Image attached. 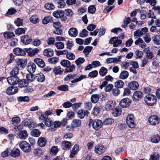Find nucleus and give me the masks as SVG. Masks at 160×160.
Returning <instances> with one entry per match:
<instances>
[{
    "mask_svg": "<svg viewBox=\"0 0 160 160\" xmlns=\"http://www.w3.org/2000/svg\"><path fill=\"white\" fill-rule=\"evenodd\" d=\"M68 16H71L73 14L72 11H56L53 13V15L57 18H60L62 21L67 19L66 17L64 15V13Z\"/></svg>",
    "mask_w": 160,
    "mask_h": 160,
    "instance_id": "f257e3e1",
    "label": "nucleus"
},
{
    "mask_svg": "<svg viewBox=\"0 0 160 160\" xmlns=\"http://www.w3.org/2000/svg\"><path fill=\"white\" fill-rule=\"evenodd\" d=\"M145 100L148 105L152 106L156 103L157 98L155 96L148 94L146 96Z\"/></svg>",
    "mask_w": 160,
    "mask_h": 160,
    "instance_id": "f03ea898",
    "label": "nucleus"
},
{
    "mask_svg": "<svg viewBox=\"0 0 160 160\" xmlns=\"http://www.w3.org/2000/svg\"><path fill=\"white\" fill-rule=\"evenodd\" d=\"M20 148L23 152H28L31 151V147L30 145L25 141H22L19 143Z\"/></svg>",
    "mask_w": 160,
    "mask_h": 160,
    "instance_id": "7ed1b4c3",
    "label": "nucleus"
},
{
    "mask_svg": "<svg viewBox=\"0 0 160 160\" xmlns=\"http://www.w3.org/2000/svg\"><path fill=\"white\" fill-rule=\"evenodd\" d=\"M92 124L93 128L95 130H98L99 129L102 125V121L100 120H95L93 121L91 119L90 120L89 124V125Z\"/></svg>",
    "mask_w": 160,
    "mask_h": 160,
    "instance_id": "20e7f679",
    "label": "nucleus"
},
{
    "mask_svg": "<svg viewBox=\"0 0 160 160\" xmlns=\"http://www.w3.org/2000/svg\"><path fill=\"white\" fill-rule=\"evenodd\" d=\"M146 11H141L140 18H141L143 20L145 19L146 17L148 18H156V17L155 16L152 11H149V13L147 12Z\"/></svg>",
    "mask_w": 160,
    "mask_h": 160,
    "instance_id": "39448f33",
    "label": "nucleus"
},
{
    "mask_svg": "<svg viewBox=\"0 0 160 160\" xmlns=\"http://www.w3.org/2000/svg\"><path fill=\"white\" fill-rule=\"evenodd\" d=\"M126 122L128 126L130 128H133L135 126L134 118L133 114L128 115L126 118Z\"/></svg>",
    "mask_w": 160,
    "mask_h": 160,
    "instance_id": "423d86ee",
    "label": "nucleus"
},
{
    "mask_svg": "<svg viewBox=\"0 0 160 160\" xmlns=\"http://www.w3.org/2000/svg\"><path fill=\"white\" fill-rule=\"evenodd\" d=\"M148 121L151 124L155 125L159 123L160 118L157 115H152L149 118Z\"/></svg>",
    "mask_w": 160,
    "mask_h": 160,
    "instance_id": "0eeeda50",
    "label": "nucleus"
},
{
    "mask_svg": "<svg viewBox=\"0 0 160 160\" xmlns=\"http://www.w3.org/2000/svg\"><path fill=\"white\" fill-rule=\"evenodd\" d=\"M148 31V28L146 27L142 28L141 30H137L134 32V37L135 38H137L138 37L145 34Z\"/></svg>",
    "mask_w": 160,
    "mask_h": 160,
    "instance_id": "6e6552de",
    "label": "nucleus"
},
{
    "mask_svg": "<svg viewBox=\"0 0 160 160\" xmlns=\"http://www.w3.org/2000/svg\"><path fill=\"white\" fill-rule=\"evenodd\" d=\"M7 80L9 84L13 85L16 84L18 83L19 78L18 76H11L8 78Z\"/></svg>",
    "mask_w": 160,
    "mask_h": 160,
    "instance_id": "1a4fd4ad",
    "label": "nucleus"
},
{
    "mask_svg": "<svg viewBox=\"0 0 160 160\" xmlns=\"http://www.w3.org/2000/svg\"><path fill=\"white\" fill-rule=\"evenodd\" d=\"M131 100L128 98H125L122 99L120 102V105L123 108L128 107L131 102Z\"/></svg>",
    "mask_w": 160,
    "mask_h": 160,
    "instance_id": "9d476101",
    "label": "nucleus"
},
{
    "mask_svg": "<svg viewBox=\"0 0 160 160\" xmlns=\"http://www.w3.org/2000/svg\"><path fill=\"white\" fill-rule=\"evenodd\" d=\"M122 42L121 40L118 39V37H115L112 38L109 41V43L113 44L114 47H117Z\"/></svg>",
    "mask_w": 160,
    "mask_h": 160,
    "instance_id": "9b49d317",
    "label": "nucleus"
},
{
    "mask_svg": "<svg viewBox=\"0 0 160 160\" xmlns=\"http://www.w3.org/2000/svg\"><path fill=\"white\" fill-rule=\"evenodd\" d=\"M27 60L25 58L18 59L17 60L16 63L18 67L23 68L27 64Z\"/></svg>",
    "mask_w": 160,
    "mask_h": 160,
    "instance_id": "f8f14e48",
    "label": "nucleus"
},
{
    "mask_svg": "<svg viewBox=\"0 0 160 160\" xmlns=\"http://www.w3.org/2000/svg\"><path fill=\"white\" fill-rule=\"evenodd\" d=\"M143 96L142 93L139 91H137L133 94L132 98L133 100L136 101L141 99Z\"/></svg>",
    "mask_w": 160,
    "mask_h": 160,
    "instance_id": "ddd939ff",
    "label": "nucleus"
},
{
    "mask_svg": "<svg viewBox=\"0 0 160 160\" xmlns=\"http://www.w3.org/2000/svg\"><path fill=\"white\" fill-rule=\"evenodd\" d=\"M64 71V69L59 66L55 67L53 70V72L55 75H61L62 74Z\"/></svg>",
    "mask_w": 160,
    "mask_h": 160,
    "instance_id": "4468645a",
    "label": "nucleus"
},
{
    "mask_svg": "<svg viewBox=\"0 0 160 160\" xmlns=\"http://www.w3.org/2000/svg\"><path fill=\"white\" fill-rule=\"evenodd\" d=\"M116 104L115 101L112 100L108 101L105 106V108L106 110H110L113 109L115 106Z\"/></svg>",
    "mask_w": 160,
    "mask_h": 160,
    "instance_id": "2eb2a0df",
    "label": "nucleus"
},
{
    "mask_svg": "<svg viewBox=\"0 0 160 160\" xmlns=\"http://www.w3.org/2000/svg\"><path fill=\"white\" fill-rule=\"evenodd\" d=\"M24 50L28 53V55L31 57H32L37 54L39 51V49L37 48H34L32 50L30 48H24Z\"/></svg>",
    "mask_w": 160,
    "mask_h": 160,
    "instance_id": "dca6fc26",
    "label": "nucleus"
},
{
    "mask_svg": "<svg viewBox=\"0 0 160 160\" xmlns=\"http://www.w3.org/2000/svg\"><path fill=\"white\" fill-rule=\"evenodd\" d=\"M105 148L103 145H98L95 148V152L98 154H101L105 151Z\"/></svg>",
    "mask_w": 160,
    "mask_h": 160,
    "instance_id": "f3484780",
    "label": "nucleus"
},
{
    "mask_svg": "<svg viewBox=\"0 0 160 160\" xmlns=\"http://www.w3.org/2000/svg\"><path fill=\"white\" fill-rule=\"evenodd\" d=\"M13 52L16 55L24 56L26 54V50L20 48H17L13 49Z\"/></svg>",
    "mask_w": 160,
    "mask_h": 160,
    "instance_id": "a211bd4d",
    "label": "nucleus"
},
{
    "mask_svg": "<svg viewBox=\"0 0 160 160\" xmlns=\"http://www.w3.org/2000/svg\"><path fill=\"white\" fill-rule=\"evenodd\" d=\"M71 142L67 141H63L61 143V146L62 149L64 150H69L71 146Z\"/></svg>",
    "mask_w": 160,
    "mask_h": 160,
    "instance_id": "6ab92c4d",
    "label": "nucleus"
},
{
    "mask_svg": "<svg viewBox=\"0 0 160 160\" xmlns=\"http://www.w3.org/2000/svg\"><path fill=\"white\" fill-rule=\"evenodd\" d=\"M128 86L131 89L134 90L137 89L139 87L138 82L135 81H131L128 84Z\"/></svg>",
    "mask_w": 160,
    "mask_h": 160,
    "instance_id": "aec40b11",
    "label": "nucleus"
},
{
    "mask_svg": "<svg viewBox=\"0 0 160 160\" xmlns=\"http://www.w3.org/2000/svg\"><path fill=\"white\" fill-rule=\"evenodd\" d=\"M18 91V89L17 87L11 86L7 89V93L9 95H13L17 93Z\"/></svg>",
    "mask_w": 160,
    "mask_h": 160,
    "instance_id": "412c9836",
    "label": "nucleus"
},
{
    "mask_svg": "<svg viewBox=\"0 0 160 160\" xmlns=\"http://www.w3.org/2000/svg\"><path fill=\"white\" fill-rule=\"evenodd\" d=\"M21 41L23 44L27 45L31 42L32 41V38L28 35H25L22 37Z\"/></svg>",
    "mask_w": 160,
    "mask_h": 160,
    "instance_id": "4be33fe9",
    "label": "nucleus"
},
{
    "mask_svg": "<svg viewBox=\"0 0 160 160\" xmlns=\"http://www.w3.org/2000/svg\"><path fill=\"white\" fill-rule=\"evenodd\" d=\"M34 62L40 67L43 68L45 65L44 61L42 59L38 58H35L34 60Z\"/></svg>",
    "mask_w": 160,
    "mask_h": 160,
    "instance_id": "5701e85b",
    "label": "nucleus"
},
{
    "mask_svg": "<svg viewBox=\"0 0 160 160\" xmlns=\"http://www.w3.org/2000/svg\"><path fill=\"white\" fill-rule=\"evenodd\" d=\"M68 32L70 36L73 37H76L78 35V30L75 28H70Z\"/></svg>",
    "mask_w": 160,
    "mask_h": 160,
    "instance_id": "b1692460",
    "label": "nucleus"
},
{
    "mask_svg": "<svg viewBox=\"0 0 160 160\" xmlns=\"http://www.w3.org/2000/svg\"><path fill=\"white\" fill-rule=\"evenodd\" d=\"M89 112L84 110H80L78 111L77 113L78 117L81 119L83 118L85 115H88Z\"/></svg>",
    "mask_w": 160,
    "mask_h": 160,
    "instance_id": "393cba45",
    "label": "nucleus"
},
{
    "mask_svg": "<svg viewBox=\"0 0 160 160\" xmlns=\"http://www.w3.org/2000/svg\"><path fill=\"white\" fill-rule=\"evenodd\" d=\"M20 154V150L17 148H14L10 153L11 156L14 158L18 157Z\"/></svg>",
    "mask_w": 160,
    "mask_h": 160,
    "instance_id": "a878e982",
    "label": "nucleus"
},
{
    "mask_svg": "<svg viewBox=\"0 0 160 160\" xmlns=\"http://www.w3.org/2000/svg\"><path fill=\"white\" fill-rule=\"evenodd\" d=\"M18 87L20 88H22L27 87L28 85V81L25 79L19 80L18 82Z\"/></svg>",
    "mask_w": 160,
    "mask_h": 160,
    "instance_id": "bb28decb",
    "label": "nucleus"
},
{
    "mask_svg": "<svg viewBox=\"0 0 160 160\" xmlns=\"http://www.w3.org/2000/svg\"><path fill=\"white\" fill-rule=\"evenodd\" d=\"M36 65L33 63H31L28 65V70L30 73H33L35 71Z\"/></svg>",
    "mask_w": 160,
    "mask_h": 160,
    "instance_id": "cd10ccee",
    "label": "nucleus"
},
{
    "mask_svg": "<svg viewBox=\"0 0 160 160\" xmlns=\"http://www.w3.org/2000/svg\"><path fill=\"white\" fill-rule=\"evenodd\" d=\"M35 78L39 82H43L45 79L44 75L42 73L37 74Z\"/></svg>",
    "mask_w": 160,
    "mask_h": 160,
    "instance_id": "c85d7f7f",
    "label": "nucleus"
},
{
    "mask_svg": "<svg viewBox=\"0 0 160 160\" xmlns=\"http://www.w3.org/2000/svg\"><path fill=\"white\" fill-rule=\"evenodd\" d=\"M151 140L154 143H158L160 141V136L159 134L153 135L151 137Z\"/></svg>",
    "mask_w": 160,
    "mask_h": 160,
    "instance_id": "c756f323",
    "label": "nucleus"
},
{
    "mask_svg": "<svg viewBox=\"0 0 160 160\" xmlns=\"http://www.w3.org/2000/svg\"><path fill=\"white\" fill-rule=\"evenodd\" d=\"M153 43L157 45H160V35H157L152 37Z\"/></svg>",
    "mask_w": 160,
    "mask_h": 160,
    "instance_id": "7c9ffc66",
    "label": "nucleus"
},
{
    "mask_svg": "<svg viewBox=\"0 0 160 160\" xmlns=\"http://www.w3.org/2000/svg\"><path fill=\"white\" fill-rule=\"evenodd\" d=\"M46 139L43 137L39 138L38 142V145L41 147L44 146L46 144Z\"/></svg>",
    "mask_w": 160,
    "mask_h": 160,
    "instance_id": "2f4dec72",
    "label": "nucleus"
},
{
    "mask_svg": "<svg viewBox=\"0 0 160 160\" xmlns=\"http://www.w3.org/2000/svg\"><path fill=\"white\" fill-rule=\"evenodd\" d=\"M54 52L53 50L51 49H46L43 52L44 55L47 57H51L53 55Z\"/></svg>",
    "mask_w": 160,
    "mask_h": 160,
    "instance_id": "473e14b6",
    "label": "nucleus"
},
{
    "mask_svg": "<svg viewBox=\"0 0 160 160\" xmlns=\"http://www.w3.org/2000/svg\"><path fill=\"white\" fill-rule=\"evenodd\" d=\"M148 2L152 7V9L154 10H160V7L159 6L154 7L157 2L156 0H149Z\"/></svg>",
    "mask_w": 160,
    "mask_h": 160,
    "instance_id": "72a5a7b5",
    "label": "nucleus"
},
{
    "mask_svg": "<svg viewBox=\"0 0 160 160\" xmlns=\"http://www.w3.org/2000/svg\"><path fill=\"white\" fill-rule=\"evenodd\" d=\"M159 154L158 152H154L150 155L149 160H159Z\"/></svg>",
    "mask_w": 160,
    "mask_h": 160,
    "instance_id": "f704fd0d",
    "label": "nucleus"
},
{
    "mask_svg": "<svg viewBox=\"0 0 160 160\" xmlns=\"http://www.w3.org/2000/svg\"><path fill=\"white\" fill-rule=\"evenodd\" d=\"M60 64L64 67L68 68L70 66L71 63L70 61L68 60L63 59L61 61Z\"/></svg>",
    "mask_w": 160,
    "mask_h": 160,
    "instance_id": "c9c22d12",
    "label": "nucleus"
},
{
    "mask_svg": "<svg viewBox=\"0 0 160 160\" xmlns=\"http://www.w3.org/2000/svg\"><path fill=\"white\" fill-rule=\"evenodd\" d=\"M99 98L100 96L99 94H93L91 97V100L92 103H95L98 101Z\"/></svg>",
    "mask_w": 160,
    "mask_h": 160,
    "instance_id": "e433bc0d",
    "label": "nucleus"
},
{
    "mask_svg": "<svg viewBox=\"0 0 160 160\" xmlns=\"http://www.w3.org/2000/svg\"><path fill=\"white\" fill-rule=\"evenodd\" d=\"M129 76V73L126 71H123L120 74L119 77L122 79H125L127 78Z\"/></svg>",
    "mask_w": 160,
    "mask_h": 160,
    "instance_id": "4c0bfd02",
    "label": "nucleus"
},
{
    "mask_svg": "<svg viewBox=\"0 0 160 160\" xmlns=\"http://www.w3.org/2000/svg\"><path fill=\"white\" fill-rule=\"evenodd\" d=\"M19 137L22 139H25L28 136V133L26 130L20 131L18 135Z\"/></svg>",
    "mask_w": 160,
    "mask_h": 160,
    "instance_id": "58836bf2",
    "label": "nucleus"
},
{
    "mask_svg": "<svg viewBox=\"0 0 160 160\" xmlns=\"http://www.w3.org/2000/svg\"><path fill=\"white\" fill-rule=\"evenodd\" d=\"M3 35L7 39H10L15 36L14 33L11 32H6L4 33Z\"/></svg>",
    "mask_w": 160,
    "mask_h": 160,
    "instance_id": "ea45409f",
    "label": "nucleus"
},
{
    "mask_svg": "<svg viewBox=\"0 0 160 160\" xmlns=\"http://www.w3.org/2000/svg\"><path fill=\"white\" fill-rule=\"evenodd\" d=\"M121 109L115 108L113 109L112 114L114 117H118L121 114Z\"/></svg>",
    "mask_w": 160,
    "mask_h": 160,
    "instance_id": "a19ab883",
    "label": "nucleus"
},
{
    "mask_svg": "<svg viewBox=\"0 0 160 160\" xmlns=\"http://www.w3.org/2000/svg\"><path fill=\"white\" fill-rule=\"evenodd\" d=\"M19 68L18 67H15L10 72V75L11 76H18V73Z\"/></svg>",
    "mask_w": 160,
    "mask_h": 160,
    "instance_id": "79ce46f5",
    "label": "nucleus"
},
{
    "mask_svg": "<svg viewBox=\"0 0 160 160\" xmlns=\"http://www.w3.org/2000/svg\"><path fill=\"white\" fill-rule=\"evenodd\" d=\"M44 7L47 10H52L54 9V5L51 3H47L45 4Z\"/></svg>",
    "mask_w": 160,
    "mask_h": 160,
    "instance_id": "37998d69",
    "label": "nucleus"
},
{
    "mask_svg": "<svg viewBox=\"0 0 160 160\" xmlns=\"http://www.w3.org/2000/svg\"><path fill=\"white\" fill-rule=\"evenodd\" d=\"M108 70L104 67H102L99 71V74L100 76H104L108 72Z\"/></svg>",
    "mask_w": 160,
    "mask_h": 160,
    "instance_id": "c03bdc74",
    "label": "nucleus"
},
{
    "mask_svg": "<svg viewBox=\"0 0 160 160\" xmlns=\"http://www.w3.org/2000/svg\"><path fill=\"white\" fill-rule=\"evenodd\" d=\"M31 133L32 136L37 137L40 135L41 132L38 129H34L32 130Z\"/></svg>",
    "mask_w": 160,
    "mask_h": 160,
    "instance_id": "a18cd8bd",
    "label": "nucleus"
},
{
    "mask_svg": "<svg viewBox=\"0 0 160 160\" xmlns=\"http://www.w3.org/2000/svg\"><path fill=\"white\" fill-rule=\"evenodd\" d=\"M124 85V82L121 80H118L115 83V86L117 88H122Z\"/></svg>",
    "mask_w": 160,
    "mask_h": 160,
    "instance_id": "49530a36",
    "label": "nucleus"
},
{
    "mask_svg": "<svg viewBox=\"0 0 160 160\" xmlns=\"http://www.w3.org/2000/svg\"><path fill=\"white\" fill-rule=\"evenodd\" d=\"M81 121L80 120L74 119L72 123V125L74 128L79 127L81 124Z\"/></svg>",
    "mask_w": 160,
    "mask_h": 160,
    "instance_id": "de8ad7c7",
    "label": "nucleus"
},
{
    "mask_svg": "<svg viewBox=\"0 0 160 160\" xmlns=\"http://www.w3.org/2000/svg\"><path fill=\"white\" fill-rule=\"evenodd\" d=\"M87 76L86 75H81L80 77L78 78L75 79L71 81V82L72 83L78 82L84 78H86Z\"/></svg>",
    "mask_w": 160,
    "mask_h": 160,
    "instance_id": "09e8293b",
    "label": "nucleus"
},
{
    "mask_svg": "<svg viewBox=\"0 0 160 160\" xmlns=\"http://www.w3.org/2000/svg\"><path fill=\"white\" fill-rule=\"evenodd\" d=\"M26 78L28 81L31 82L34 80L36 78V76L32 73H30L27 75Z\"/></svg>",
    "mask_w": 160,
    "mask_h": 160,
    "instance_id": "8fccbe9b",
    "label": "nucleus"
},
{
    "mask_svg": "<svg viewBox=\"0 0 160 160\" xmlns=\"http://www.w3.org/2000/svg\"><path fill=\"white\" fill-rule=\"evenodd\" d=\"M76 77H77V74H69L66 76L64 78V81H67L71 79H74Z\"/></svg>",
    "mask_w": 160,
    "mask_h": 160,
    "instance_id": "3c124183",
    "label": "nucleus"
},
{
    "mask_svg": "<svg viewBox=\"0 0 160 160\" xmlns=\"http://www.w3.org/2000/svg\"><path fill=\"white\" fill-rule=\"evenodd\" d=\"M68 86L67 85H61L58 87V90L63 91H66L68 90Z\"/></svg>",
    "mask_w": 160,
    "mask_h": 160,
    "instance_id": "603ef678",
    "label": "nucleus"
},
{
    "mask_svg": "<svg viewBox=\"0 0 160 160\" xmlns=\"http://www.w3.org/2000/svg\"><path fill=\"white\" fill-rule=\"evenodd\" d=\"M25 32V30L24 28H18L15 31V33L16 35H20L24 33Z\"/></svg>",
    "mask_w": 160,
    "mask_h": 160,
    "instance_id": "864d4df0",
    "label": "nucleus"
},
{
    "mask_svg": "<svg viewBox=\"0 0 160 160\" xmlns=\"http://www.w3.org/2000/svg\"><path fill=\"white\" fill-rule=\"evenodd\" d=\"M54 45L57 48L59 49H62L64 48V43L60 42H55L54 44Z\"/></svg>",
    "mask_w": 160,
    "mask_h": 160,
    "instance_id": "5fc2aeb1",
    "label": "nucleus"
},
{
    "mask_svg": "<svg viewBox=\"0 0 160 160\" xmlns=\"http://www.w3.org/2000/svg\"><path fill=\"white\" fill-rule=\"evenodd\" d=\"M19 102H27L29 101V97L28 96H20L17 98Z\"/></svg>",
    "mask_w": 160,
    "mask_h": 160,
    "instance_id": "6e6d98bb",
    "label": "nucleus"
},
{
    "mask_svg": "<svg viewBox=\"0 0 160 160\" xmlns=\"http://www.w3.org/2000/svg\"><path fill=\"white\" fill-rule=\"evenodd\" d=\"M48 62L52 64H55L58 61V58L56 57H53L48 59Z\"/></svg>",
    "mask_w": 160,
    "mask_h": 160,
    "instance_id": "4d7b16f0",
    "label": "nucleus"
},
{
    "mask_svg": "<svg viewBox=\"0 0 160 160\" xmlns=\"http://www.w3.org/2000/svg\"><path fill=\"white\" fill-rule=\"evenodd\" d=\"M44 123L45 125L48 127H51L53 124V122L52 120L50 118L45 120Z\"/></svg>",
    "mask_w": 160,
    "mask_h": 160,
    "instance_id": "13d9d810",
    "label": "nucleus"
},
{
    "mask_svg": "<svg viewBox=\"0 0 160 160\" xmlns=\"http://www.w3.org/2000/svg\"><path fill=\"white\" fill-rule=\"evenodd\" d=\"M22 19L19 18H17L14 21V23L18 27L21 26L23 25Z\"/></svg>",
    "mask_w": 160,
    "mask_h": 160,
    "instance_id": "bf43d9fd",
    "label": "nucleus"
},
{
    "mask_svg": "<svg viewBox=\"0 0 160 160\" xmlns=\"http://www.w3.org/2000/svg\"><path fill=\"white\" fill-rule=\"evenodd\" d=\"M52 18L51 17L47 16L45 17L42 20V22L43 24H45L51 22Z\"/></svg>",
    "mask_w": 160,
    "mask_h": 160,
    "instance_id": "052dcab7",
    "label": "nucleus"
},
{
    "mask_svg": "<svg viewBox=\"0 0 160 160\" xmlns=\"http://www.w3.org/2000/svg\"><path fill=\"white\" fill-rule=\"evenodd\" d=\"M67 58L70 60H72L75 59V56L72 53L68 52L66 55Z\"/></svg>",
    "mask_w": 160,
    "mask_h": 160,
    "instance_id": "680f3d73",
    "label": "nucleus"
},
{
    "mask_svg": "<svg viewBox=\"0 0 160 160\" xmlns=\"http://www.w3.org/2000/svg\"><path fill=\"white\" fill-rule=\"evenodd\" d=\"M57 1H58V7L59 8H62L65 7L66 3L64 1V0H57Z\"/></svg>",
    "mask_w": 160,
    "mask_h": 160,
    "instance_id": "e2e57ef3",
    "label": "nucleus"
},
{
    "mask_svg": "<svg viewBox=\"0 0 160 160\" xmlns=\"http://www.w3.org/2000/svg\"><path fill=\"white\" fill-rule=\"evenodd\" d=\"M58 151V149L57 146H54L51 148L50 150V153L52 155H56Z\"/></svg>",
    "mask_w": 160,
    "mask_h": 160,
    "instance_id": "0e129e2a",
    "label": "nucleus"
},
{
    "mask_svg": "<svg viewBox=\"0 0 160 160\" xmlns=\"http://www.w3.org/2000/svg\"><path fill=\"white\" fill-rule=\"evenodd\" d=\"M92 49V47L90 46H87L83 50V52L85 54H88L91 51Z\"/></svg>",
    "mask_w": 160,
    "mask_h": 160,
    "instance_id": "69168bd1",
    "label": "nucleus"
},
{
    "mask_svg": "<svg viewBox=\"0 0 160 160\" xmlns=\"http://www.w3.org/2000/svg\"><path fill=\"white\" fill-rule=\"evenodd\" d=\"M146 57L148 59H152L154 57V55L152 52H150L149 50H147L146 52Z\"/></svg>",
    "mask_w": 160,
    "mask_h": 160,
    "instance_id": "338daca9",
    "label": "nucleus"
},
{
    "mask_svg": "<svg viewBox=\"0 0 160 160\" xmlns=\"http://www.w3.org/2000/svg\"><path fill=\"white\" fill-rule=\"evenodd\" d=\"M31 22L33 23H36L38 22V18L37 16L33 15L30 19Z\"/></svg>",
    "mask_w": 160,
    "mask_h": 160,
    "instance_id": "774afa93",
    "label": "nucleus"
}]
</instances>
